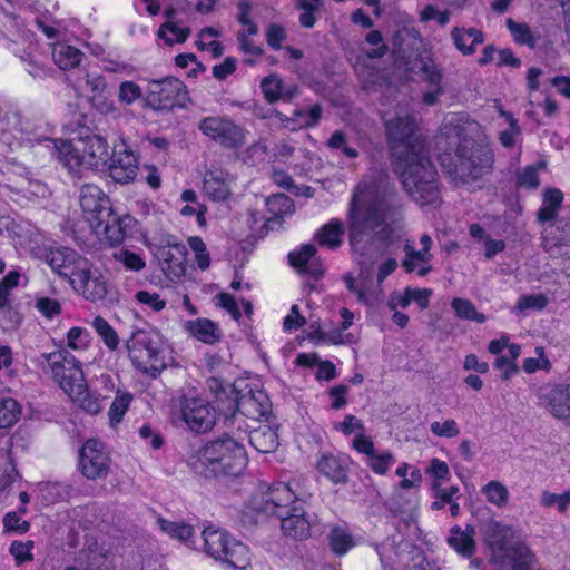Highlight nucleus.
Wrapping results in <instances>:
<instances>
[{"instance_id": "412c9836", "label": "nucleus", "mask_w": 570, "mask_h": 570, "mask_svg": "<svg viewBox=\"0 0 570 570\" xmlns=\"http://www.w3.org/2000/svg\"><path fill=\"white\" fill-rule=\"evenodd\" d=\"M83 273H79L72 278L71 286L85 298L96 302L107 296L108 289L105 278L100 274L92 272L91 264L87 259V266Z\"/></svg>"}, {"instance_id": "a211bd4d", "label": "nucleus", "mask_w": 570, "mask_h": 570, "mask_svg": "<svg viewBox=\"0 0 570 570\" xmlns=\"http://www.w3.org/2000/svg\"><path fill=\"white\" fill-rule=\"evenodd\" d=\"M80 207L90 225H101L104 218L110 216L109 199L96 185L86 184L80 189Z\"/></svg>"}, {"instance_id": "864d4df0", "label": "nucleus", "mask_w": 570, "mask_h": 570, "mask_svg": "<svg viewBox=\"0 0 570 570\" xmlns=\"http://www.w3.org/2000/svg\"><path fill=\"white\" fill-rule=\"evenodd\" d=\"M540 504L544 508L556 507L560 513H564L570 507V490H567L561 494L544 490L541 493Z\"/></svg>"}, {"instance_id": "39448f33", "label": "nucleus", "mask_w": 570, "mask_h": 570, "mask_svg": "<svg viewBox=\"0 0 570 570\" xmlns=\"http://www.w3.org/2000/svg\"><path fill=\"white\" fill-rule=\"evenodd\" d=\"M42 357L51 372L52 379L73 403L92 415L102 410L99 396L88 391L80 361L70 354L66 347H60L51 353H43Z\"/></svg>"}, {"instance_id": "13d9d810", "label": "nucleus", "mask_w": 570, "mask_h": 570, "mask_svg": "<svg viewBox=\"0 0 570 570\" xmlns=\"http://www.w3.org/2000/svg\"><path fill=\"white\" fill-rule=\"evenodd\" d=\"M327 147L333 150H341L342 154L350 159L358 157L357 149L348 146L347 136L341 130H336L332 134L327 140Z\"/></svg>"}, {"instance_id": "c756f323", "label": "nucleus", "mask_w": 570, "mask_h": 570, "mask_svg": "<svg viewBox=\"0 0 570 570\" xmlns=\"http://www.w3.org/2000/svg\"><path fill=\"white\" fill-rule=\"evenodd\" d=\"M185 328L198 341L205 344H215L222 338V331L215 322L208 318L187 321Z\"/></svg>"}, {"instance_id": "a19ab883", "label": "nucleus", "mask_w": 570, "mask_h": 570, "mask_svg": "<svg viewBox=\"0 0 570 570\" xmlns=\"http://www.w3.org/2000/svg\"><path fill=\"white\" fill-rule=\"evenodd\" d=\"M132 399V394L129 392L120 390L116 392V396L108 411L109 424L111 428H116L122 421Z\"/></svg>"}, {"instance_id": "9d476101", "label": "nucleus", "mask_w": 570, "mask_h": 570, "mask_svg": "<svg viewBox=\"0 0 570 570\" xmlns=\"http://www.w3.org/2000/svg\"><path fill=\"white\" fill-rule=\"evenodd\" d=\"M188 92L185 85L175 77H166L148 81L145 102L154 110H168L185 107Z\"/></svg>"}, {"instance_id": "20e7f679", "label": "nucleus", "mask_w": 570, "mask_h": 570, "mask_svg": "<svg viewBox=\"0 0 570 570\" xmlns=\"http://www.w3.org/2000/svg\"><path fill=\"white\" fill-rule=\"evenodd\" d=\"M187 464L195 474L205 479L235 476L245 469L247 454L240 442L225 435L193 450Z\"/></svg>"}, {"instance_id": "4c0bfd02", "label": "nucleus", "mask_w": 570, "mask_h": 570, "mask_svg": "<svg viewBox=\"0 0 570 570\" xmlns=\"http://www.w3.org/2000/svg\"><path fill=\"white\" fill-rule=\"evenodd\" d=\"M563 194L559 189L549 188L544 190L543 203L538 212V219L541 223L552 222L562 204Z\"/></svg>"}, {"instance_id": "a18cd8bd", "label": "nucleus", "mask_w": 570, "mask_h": 570, "mask_svg": "<svg viewBox=\"0 0 570 570\" xmlns=\"http://www.w3.org/2000/svg\"><path fill=\"white\" fill-rule=\"evenodd\" d=\"M20 404L12 397L0 399V428H10L16 424L20 417Z\"/></svg>"}, {"instance_id": "6ab92c4d", "label": "nucleus", "mask_w": 570, "mask_h": 570, "mask_svg": "<svg viewBox=\"0 0 570 570\" xmlns=\"http://www.w3.org/2000/svg\"><path fill=\"white\" fill-rule=\"evenodd\" d=\"M540 404L556 419L570 422V384H557L540 390Z\"/></svg>"}, {"instance_id": "b1692460", "label": "nucleus", "mask_w": 570, "mask_h": 570, "mask_svg": "<svg viewBox=\"0 0 570 570\" xmlns=\"http://www.w3.org/2000/svg\"><path fill=\"white\" fill-rule=\"evenodd\" d=\"M236 407L243 415L257 421L269 413L271 402L263 390H249L237 399Z\"/></svg>"}, {"instance_id": "9b49d317", "label": "nucleus", "mask_w": 570, "mask_h": 570, "mask_svg": "<svg viewBox=\"0 0 570 570\" xmlns=\"http://www.w3.org/2000/svg\"><path fill=\"white\" fill-rule=\"evenodd\" d=\"M197 128L205 137L226 149H238L246 141V130L226 115L205 117L199 120Z\"/></svg>"}, {"instance_id": "aec40b11", "label": "nucleus", "mask_w": 570, "mask_h": 570, "mask_svg": "<svg viewBox=\"0 0 570 570\" xmlns=\"http://www.w3.org/2000/svg\"><path fill=\"white\" fill-rule=\"evenodd\" d=\"M109 165L110 177L120 184H127L137 175L138 160L127 145L120 144L116 147Z\"/></svg>"}, {"instance_id": "473e14b6", "label": "nucleus", "mask_w": 570, "mask_h": 570, "mask_svg": "<svg viewBox=\"0 0 570 570\" xmlns=\"http://www.w3.org/2000/svg\"><path fill=\"white\" fill-rule=\"evenodd\" d=\"M502 556L508 560L513 570H530L534 561L532 551L519 539Z\"/></svg>"}, {"instance_id": "5fc2aeb1", "label": "nucleus", "mask_w": 570, "mask_h": 570, "mask_svg": "<svg viewBox=\"0 0 570 570\" xmlns=\"http://www.w3.org/2000/svg\"><path fill=\"white\" fill-rule=\"evenodd\" d=\"M507 27L512 33L515 42L531 48L535 46V39L527 23L515 22L513 19L509 18L507 20Z\"/></svg>"}, {"instance_id": "393cba45", "label": "nucleus", "mask_w": 570, "mask_h": 570, "mask_svg": "<svg viewBox=\"0 0 570 570\" xmlns=\"http://www.w3.org/2000/svg\"><path fill=\"white\" fill-rule=\"evenodd\" d=\"M317 471L335 484L346 483L348 476L347 456L323 453L316 463Z\"/></svg>"}, {"instance_id": "ea45409f", "label": "nucleus", "mask_w": 570, "mask_h": 570, "mask_svg": "<svg viewBox=\"0 0 570 570\" xmlns=\"http://www.w3.org/2000/svg\"><path fill=\"white\" fill-rule=\"evenodd\" d=\"M328 542L332 551L337 556L347 553L355 546V541L345 525H335L328 534Z\"/></svg>"}, {"instance_id": "79ce46f5", "label": "nucleus", "mask_w": 570, "mask_h": 570, "mask_svg": "<svg viewBox=\"0 0 570 570\" xmlns=\"http://www.w3.org/2000/svg\"><path fill=\"white\" fill-rule=\"evenodd\" d=\"M98 236H105L111 244H118L124 239V230L119 219L110 213L109 217L102 219L101 225H91Z\"/></svg>"}, {"instance_id": "2eb2a0df", "label": "nucleus", "mask_w": 570, "mask_h": 570, "mask_svg": "<svg viewBox=\"0 0 570 570\" xmlns=\"http://www.w3.org/2000/svg\"><path fill=\"white\" fill-rule=\"evenodd\" d=\"M179 407V417L190 431L205 433L216 423L215 409L202 397L184 396Z\"/></svg>"}, {"instance_id": "de8ad7c7", "label": "nucleus", "mask_w": 570, "mask_h": 570, "mask_svg": "<svg viewBox=\"0 0 570 570\" xmlns=\"http://www.w3.org/2000/svg\"><path fill=\"white\" fill-rule=\"evenodd\" d=\"M451 306L459 318L474 321L480 324L487 321L485 315L479 313L474 304L466 298L456 297L451 302Z\"/></svg>"}, {"instance_id": "603ef678", "label": "nucleus", "mask_w": 570, "mask_h": 570, "mask_svg": "<svg viewBox=\"0 0 570 570\" xmlns=\"http://www.w3.org/2000/svg\"><path fill=\"white\" fill-rule=\"evenodd\" d=\"M95 331L102 338L106 346L110 350H116L119 344V338L116 331L110 324L101 316H96L91 323Z\"/></svg>"}, {"instance_id": "bb28decb", "label": "nucleus", "mask_w": 570, "mask_h": 570, "mask_svg": "<svg viewBox=\"0 0 570 570\" xmlns=\"http://www.w3.org/2000/svg\"><path fill=\"white\" fill-rule=\"evenodd\" d=\"M316 248L313 245H303L298 250L292 252L288 255L291 265L301 274L309 275L318 278L323 274V268L317 262Z\"/></svg>"}, {"instance_id": "72a5a7b5", "label": "nucleus", "mask_w": 570, "mask_h": 570, "mask_svg": "<svg viewBox=\"0 0 570 570\" xmlns=\"http://www.w3.org/2000/svg\"><path fill=\"white\" fill-rule=\"evenodd\" d=\"M166 17L167 21L159 27L157 37L167 46L185 42L190 35V29L183 28L174 21L173 11H166Z\"/></svg>"}, {"instance_id": "e433bc0d", "label": "nucleus", "mask_w": 570, "mask_h": 570, "mask_svg": "<svg viewBox=\"0 0 570 570\" xmlns=\"http://www.w3.org/2000/svg\"><path fill=\"white\" fill-rule=\"evenodd\" d=\"M250 444L262 453H271L278 446V435L269 426L256 429L249 433Z\"/></svg>"}, {"instance_id": "ddd939ff", "label": "nucleus", "mask_w": 570, "mask_h": 570, "mask_svg": "<svg viewBox=\"0 0 570 570\" xmlns=\"http://www.w3.org/2000/svg\"><path fill=\"white\" fill-rule=\"evenodd\" d=\"M38 259L70 284L87 266V258L68 247L43 248L38 253Z\"/></svg>"}, {"instance_id": "6e6552de", "label": "nucleus", "mask_w": 570, "mask_h": 570, "mask_svg": "<svg viewBox=\"0 0 570 570\" xmlns=\"http://www.w3.org/2000/svg\"><path fill=\"white\" fill-rule=\"evenodd\" d=\"M202 538L203 550L209 557L238 570H245L250 564L248 547L225 530L207 527L203 530Z\"/></svg>"}, {"instance_id": "3c124183", "label": "nucleus", "mask_w": 570, "mask_h": 570, "mask_svg": "<svg viewBox=\"0 0 570 570\" xmlns=\"http://www.w3.org/2000/svg\"><path fill=\"white\" fill-rule=\"evenodd\" d=\"M120 104L131 106L141 99L144 96L142 88L131 80L120 82L117 94Z\"/></svg>"}, {"instance_id": "6e6d98bb", "label": "nucleus", "mask_w": 570, "mask_h": 570, "mask_svg": "<svg viewBox=\"0 0 570 570\" xmlns=\"http://www.w3.org/2000/svg\"><path fill=\"white\" fill-rule=\"evenodd\" d=\"M405 258L402 262V267L406 273H412L416 269V266H413V261L421 262L423 264L430 263L432 255L426 250H416L414 246L410 243L404 245Z\"/></svg>"}, {"instance_id": "4468645a", "label": "nucleus", "mask_w": 570, "mask_h": 570, "mask_svg": "<svg viewBox=\"0 0 570 570\" xmlns=\"http://www.w3.org/2000/svg\"><path fill=\"white\" fill-rule=\"evenodd\" d=\"M72 87L82 91L89 104L102 115H118L119 109L108 95V85L105 77L97 72L86 71L82 78H77Z\"/></svg>"}, {"instance_id": "cd10ccee", "label": "nucleus", "mask_w": 570, "mask_h": 570, "mask_svg": "<svg viewBox=\"0 0 570 570\" xmlns=\"http://www.w3.org/2000/svg\"><path fill=\"white\" fill-rule=\"evenodd\" d=\"M261 88L265 99L269 104H274L278 100L291 101L298 94V89L295 85H285L282 78L276 73L263 78Z\"/></svg>"}, {"instance_id": "09e8293b", "label": "nucleus", "mask_w": 570, "mask_h": 570, "mask_svg": "<svg viewBox=\"0 0 570 570\" xmlns=\"http://www.w3.org/2000/svg\"><path fill=\"white\" fill-rule=\"evenodd\" d=\"M67 347L73 352L82 353L90 347L91 335L90 333L79 326L71 327L67 333Z\"/></svg>"}, {"instance_id": "c03bdc74", "label": "nucleus", "mask_w": 570, "mask_h": 570, "mask_svg": "<svg viewBox=\"0 0 570 570\" xmlns=\"http://www.w3.org/2000/svg\"><path fill=\"white\" fill-rule=\"evenodd\" d=\"M481 491L485 495L487 501L497 508H504L509 502V490L499 481H490Z\"/></svg>"}, {"instance_id": "4be33fe9", "label": "nucleus", "mask_w": 570, "mask_h": 570, "mask_svg": "<svg viewBox=\"0 0 570 570\" xmlns=\"http://www.w3.org/2000/svg\"><path fill=\"white\" fill-rule=\"evenodd\" d=\"M235 181L233 175L222 168L208 169L203 179L205 195L214 202H225L232 194Z\"/></svg>"}, {"instance_id": "f8f14e48", "label": "nucleus", "mask_w": 570, "mask_h": 570, "mask_svg": "<svg viewBox=\"0 0 570 570\" xmlns=\"http://www.w3.org/2000/svg\"><path fill=\"white\" fill-rule=\"evenodd\" d=\"M127 348L129 358L137 370L151 376L159 373V345L153 335L144 331L134 333L127 342Z\"/></svg>"}, {"instance_id": "f257e3e1", "label": "nucleus", "mask_w": 570, "mask_h": 570, "mask_svg": "<svg viewBox=\"0 0 570 570\" xmlns=\"http://www.w3.org/2000/svg\"><path fill=\"white\" fill-rule=\"evenodd\" d=\"M350 245L358 263L371 265L404 233L403 206L395 194L376 183H360L347 209Z\"/></svg>"}, {"instance_id": "8fccbe9b", "label": "nucleus", "mask_w": 570, "mask_h": 570, "mask_svg": "<svg viewBox=\"0 0 570 570\" xmlns=\"http://www.w3.org/2000/svg\"><path fill=\"white\" fill-rule=\"evenodd\" d=\"M500 114L502 117L505 118L509 125L508 129L502 130L499 135L500 144L505 148H512L521 134V128L518 124L517 118H514V116L511 112L500 110Z\"/></svg>"}, {"instance_id": "f3484780", "label": "nucleus", "mask_w": 570, "mask_h": 570, "mask_svg": "<svg viewBox=\"0 0 570 570\" xmlns=\"http://www.w3.org/2000/svg\"><path fill=\"white\" fill-rule=\"evenodd\" d=\"M542 246L551 257L570 259V215L544 227Z\"/></svg>"}, {"instance_id": "2f4dec72", "label": "nucleus", "mask_w": 570, "mask_h": 570, "mask_svg": "<svg viewBox=\"0 0 570 570\" xmlns=\"http://www.w3.org/2000/svg\"><path fill=\"white\" fill-rule=\"evenodd\" d=\"M446 541L459 554L471 557L475 551L474 528L468 525L462 530L460 527H453Z\"/></svg>"}, {"instance_id": "423d86ee", "label": "nucleus", "mask_w": 570, "mask_h": 570, "mask_svg": "<svg viewBox=\"0 0 570 570\" xmlns=\"http://www.w3.org/2000/svg\"><path fill=\"white\" fill-rule=\"evenodd\" d=\"M38 145L47 150L53 149L59 161L75 175L105 168L109 159L108 144L98 135L68 140L38 139Z\"/></svg>"}, {"instance_id": "1a4fd4ad", "label": "nucleus", "mask_w": 570, "mask_h": 570, "mask_svg": "<svg viewBox=\"0 0 570 570\" xmlns=\"http://www.w3.org/2000/svg\"><path fill=\"white\" fill-rule=\"evenodd\" d=\"M385 129L395 160L425 149L422 140L415 134L416 124L411 115H399L393 119L385 120Z\"/></svg>"}, {"instance_id": "c85d7f7f", "label": "nucleus", "mask_w": 570, "mask_h": 570, "mask_svg": "<svg viewBox=\"0 0 570 570\" xmlns=\"http://www.w3.org/2000/svg\"><path fill=\"white\" fill-rule=\"evenodd\" d=\"M52 60L61 70H70L79 67L85 53L78 48L58 41L52 43Z\"/></svg>"}, {"instance_id": "680f3d73", "label": "nucleus", "mask_w": 570, "mask_h": 570, "mask_svg": "<svg viewBox=\"0 0 570 570\" xmlns=\"http://www.w3.org/2000/svg\"><path fill=\"white\" fill-rule=\"evenodd\" d=\"M188 245L195 253V259L197 262L198 267L202 271L207 269L210 264V257L203 239L200 237H190L188 239Z\"/></svg>"}, {"instance_id": "338daca9", "label": "nucleus", "mask_w": 570, "mask_h": 570, "mask_svg": "<svg viewBox=\"0 0 570 570\" xmlns=\"http://www.w3.org/2000/svg\"><path fill=\"white\" fill-rule=\"evenodd\" d=\"M136 299L155 312H160L166 306V301L160 298V295L155 292L139 291L135 295Z\"/></svg>"}, {"instance_id": "0eeeda50", "label": "nucleus", "mask_w": 570, "mask_h": 570, "mask_svg": "<svg viewBox=\"0 0 570 570\" xmlns=\"http://www.w3.org/2000/svg\"><path fill=\"white\" fill-rule=\"evenodd\" d=\"M396 171L407 195L420 207L441 202L438 173L426 149L395 160Z\"/></svg>"}, {"instance_id": "5701e85b", "label": "nucleus", "mask_w": 570, "mask_h": 570, "mask_svg": "<svg viewBox=\"0 0 570 570\" xmlns=\"http://www.w3.org/2000/svg\"><path fill=\"white\" fill-rule=\"evenodd\" d=\"M186 247L174 243L161 246L157 252L161 269L171 278H179L186 271Z\"/></svg>"}, {"instance_id": "052dcab7", "label": "nucleus", "mask_w": 570, "mask_h": 570, "mask_svg": "<svg viewBox=\"0 0 570 570\" xmlns=\"http://www.w3.org/2000/svg\"><path fill=\"white\" fill-rule=\"evenodd\" d=\"M548 305V298L543 294L522 295L518 299L514 309L524 312L527 309L541 311Z\"/></svg>"}, {"instance_id": "dca6fc26", "label": "nucleus", "mask_w": 570, "mask_h": 570, "mask_svg": "<svg viewBox=\"0 0 570 570\" xmlns=\"http://www.w3.org/2000/svg\"><path fill=\"white\" fill-rule=\"evenodd\" d=\"M110 463V454L101 441L90 439L82 445L79 454V470L88 480L106 478Z\"/></svg>"}, {"instance_id": "e2e57ef3", "label": "nucleus", "mask_w": 570, "mask_h": 570, "mask_svg": "<svg viewBox=\"0 0 570 570\" xmlns=\"http://www.w3.org/2000/svg\"><path fill=\"white\" fill-rule=\"evenodd\" d=\"M422 77L430 87L442 86L443 73L441 68L432 60L423 61L421 66Z\"/></svg>"}, {"instance_id": "58836bf2", "label": "nucleus", "mask_w": 570, "mask_h": 570, "mask_svg": "<svg viewBox=\"0 0 570 570\" xmlns=\"http://www.w3.org/2000/svg\"><path fill=\"white\" fill-rule=\"evenodd\" d=\"M160 530L171 539H176L181 543L191 546L194 543V529L190 524L185 522L168 521L165 519H158Z\"/></svg>"}, {"instance_id": "37998d69", "label": "nucleus", "mask_w": 570, "mask_h": 570, "mask_svg": "<svg viewBox=\"0 0 570 570\" xmlns=\"http://www.w3.org/2000/svg\"><path fill=\"white\" fill-rule=\"evenodd\" d=\"M340 315L342 317L341 330H332L328 332L318 330L316 332V337L331 344H343L345 342L343 331L351 327V325L353 324L354 314L350 312L346 307H342L340 309Z\"/></svg>"}, {"instance_id": "a878e982", "label": "nucleus", "mask_w": 570, "mask_h": 570, "mask_svg": "<svg viewBox=\"0 0 570 570\" xmlns=\"http://www.w3.org/2000/svg\"><path fill=\"white\" fill-rule=\"evenodd\" d=\"M484 535L488 546L494 552H499L501 554L519 539L513 528L503 525L497 521H490L487 523Z\"/></svg>"}, {"instance_id": "4d7b16f0", "label": "nucleus", "mask_w": 570, "mask_h": 570, "mask_svg": "<svg viewBox=\"0 0 570 570\" xmlns=\"http://www.w3.org/2000/svg\"><path fill=\"white\" fill-rule=\"evenodd\" d=\"M394 463L395 458L389 451L382 453L375 452L370 459L366 460V464L374 473L379 475L386 474Z\"/></svg>"}, {"instance_id": "0e129e2a", "label": "nucleus", "mask_w": 570, "mask_h": 570, "mask_svg": "<svg viewBox=\"0 0 570 570\" xmlns=\"http://www.w3.org/2000/svg\"><path fill=\"white\" fill-rule=\"evenodd\" d=\"M114 256L117 262L121 263L129 271L139 272L146 266L145 261L138 254L129 250H121Z\"/></svg>"}, {"instance_id": "774afa93", "label": "nucleus", "mask_w": 570, "mask_h": 570, "mask_svg": "<svg viewBox=\"0 0 570 570\" xmlns=\"http://www.w3.org/2000/svg\"><path fill=\"white\" fill-rule=\"evenodd\" d=\"M517 181L520 187L535 189L540 184L538 176V167L534 165L527 166L518 175Z\"/></svg>"}, {"instance_id": "69168bd1", "label": "nucleus", "mask_w": 570, "mask_h": 570, "mask_svg": "<svg viewBox=\"0 0 570 570\" xmlns=\"http://www.w3.org/2000/svg\"><path fill=\"white\" fill-rule=\"evenodd\" d=\"M431 432L441 438H454L460 434V429L458 423L453 419H448L444 422H433L431 423Z\"/></svg>"}, {"instance_id": "7c9ffc66", "label": "nucleus", "mask_w": 570, "mask_h": 570, "mask_svg": "<svg viewBox=\"0 0 570 570\" xmlns=\"http://www.w3.org/2000/svg\"><path fill=\"white\" fill-rule=\"evenodd\" d=\"M452 40L456 49L463 55L474 53L476 46L484 42L482 31L475 28H453L451 31Z\"/></svg>"}, {"instance_id": "7ed1b4c3", "label": "nucleus", "mask_w": 570, "mask_h": 570, "mask_svg": "<svg viewBox=\"0 0 570 570\" xmlns=\"http://www.w3.org/2000/svg\"><path fill=\"white\" fill-rule=\"evenodd\" d=\"M450 140L449 145H454L455 151H446L440 156V164L455 185H468L482 178L491 171L493 156L482 148L474 147V142L466 137H461V131L456 129H442L439 138V145L442 140Z\"/></svg>"}, {"instance_id": "f03ea898", "label": "nucleus", "mask_w": 570, "mask_h": 570, "mask_svg": "<svg viewBox=\"0 0 570 570\" xmlns=\"http://www.w3.org/2000/svg\"><path fill=\"white\" fill-rule=\"evenodd\" d=\"M268 515L281 520V529L288 538L303 540L309 535L311 522L291 483L277 482L266 492L254 495L242 510L239 520L245 527H252Z\"/></svg>"}, {"instance_id": "f704fd0d", "label": "nucleus", "mask_w": 570, "mask_h": 570, "mask_svg": "<svg viewBox=\"0 0 570 570\" xmlns=\"http://www.w3.org/2000/svg\"><path fill=\"white\" fill-rule=\"evenodd\" d=\"M321 115L322 108L318 105H314L308 110L296 111L294 118H288L283 114L277 112V117L284 122L285 127L291 130L317 125L321 119Z\"/></svg>"}, {"instance_id": "c9c22d12", "label": "nucleus", "mask_w": 570, "mask_h": 570, "mask_svg": "<svg viewBox=\"0 0 570 570\" xmlns=\"http://www.w3.org/2000/svg\"><path fill=\"white\" fill-rule=\"evenodd\" d=\"M344 232L343 223L333 218L318 230L316 237L321 246L335 249L341 246Z\"/></svg>"}, {"instance_id": "49530a36", "label": "nucleus", "mask_w": 570, "mask_h": 570, "mask_svg": "<svg viewBox=\"0 0 570 570\" xmlns=\"http://www.w3.org/2000/svg\"><path fill=\"white\" fill-rule=\"evenodd\" d=\"M395 474L402 479L399 483V488L402 490L415 489L422 483L421 471L406 462L397 466Z\"/></svg>"}, {"instance_id": "bf43d9fd", "label": "nucleus", "mask_w": 570, "mask_h": 570, "mask_svg": "<svg viewBox=\"0 0 570 570\" xmlns=\"http://www.w3.org/2000/svg\"><path fill=\"white\" fill-rule=\"evenodd\" d=\"M38 492L46 503H55L67 495V489L61 483H41L38 484Z\"/></svg>"}]
</instances>
